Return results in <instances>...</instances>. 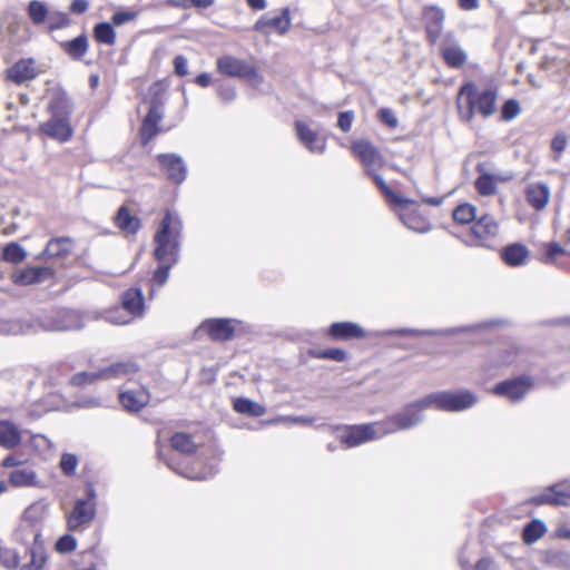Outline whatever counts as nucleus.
Returning a JSON list of instances; mask_svg holds the SVG:
<instances>
[{
	"mask_svg": "<svg viewBox=\"0 0 570 570\" xmlns=\"http://www.w3.org/2000/svg\"><path fill=\"white\" fill-rule=\"evenodd\" d=\"M183 222L178 215L170 210L165 213L154 235V256L158 262L170 261L176 264L179 259Z\"/></svg>",
	"mask_w": 570,
	"mask_h": 570,
	"instance_id": "f257e3e1",
	"label": "nucleus"
},
{
	"mask_svg": "<svg viewBox=\"0 0 570 570\" xmlns=\"http://www.w3.org/2000/svg\"><path fill=\"white\" fill-rule=\"evenodd\" d=\"M497 91L476 89L475 85L464 83L458 95V108L465 120H471L475 112L488 118L495 112Z\"/></svg>",
	"mask_w": 570,
	"mask_h": 570,
	"instance_id": "f03ea898",
	"label": "nucleus"
},
{
	"mask_svg": "<svg viewBox=\"0 0 570 570\" xmlns=\"http://www.w3.org/2000/svg\"><path fill=\"white\" fill-rule=\"evenodd\" d=\"M476 402V395L470 391L436 392L424 396L421 405L445 412H460L474 406Z\"/></svg>",
	"mask_w": 570,
	"mask_h": 570,
	"instance_id": "7ed1b4c3",
	"label": "nucleus"
},
{
	"mask_svg": "<svg viewBox=\"0 0 570 570\" xmlns=\"http://www.w3.org/2000/svg\"><path fill=\"white\" fill-rule=\"evenodd\" d=\"M163 91L164 87L159 82L153 83L149 88V110L145 116L140 128L142 145H147L159 131L158 124L164 117L163 101L160 98Z\"/></svg>",
	"mask_w": 570,
	"mask_h": 570,
	"instance_id": "20e7f679",
	"label": "nucleus"
},
{
	"mask_svg": "<svg viewBox=\"0 0 570 570\" xmlns=\"http://www.w3.org/2000/svg\"><path fill=\"white\" fill-rule=\"evenodd\" d=\"M422 399L407 404L404 409L386 420L381 421L384 434L395 433L402 430H410L423 422V411L431 406H422Z\"/></svg>",
	"mask_w": 570,
	"mask_h": 570,
	"instance_id": "39448f33",
	"label": "nucleus"
},
{
	"mask_svg": "<svg viewBox=\"0 0 570 570\" xmlns=\"http://www.w3.org/2000/svg\"><path fill=\"white\" fill-rule=\"evenodd\" d=\"M95 498V489L89 488L88 497L86 499H78L75 502L72 511L67 517V527L70 531H76L94 520L96 515Z\"/></svg>",
	"mask_w": 570,
	"mask_h": 570,
	"instance_id": "423d86ee",
	"label": "nucleus"
},
{
	"mask_svg": "<svg viewBox=\"0 0 570 570\" xmlns=\"http://www.w3.org/2000/svg\"><path fill=\"white\" fill-rule=\"evenodd\" d=\"M384 435L381 422L351 425L345 428L344 433L341 435V442L347 446H357Z\"/></svg>",
	"mask_w": 570,
	"mask_h": 570,
	"instance_id": "0eeeda50",
	"label": "nucleus"
},
{
	"mask_svg": "<svg viewBox=\"0 0 570 570\" xmlns=\"http://www.w3.org/2000/svg\"><path fill=\"white\" fill-rule=\"evenodd\" d=\"M217 70L229 77L243 78L255 82L262 81V77L254 66L233 56H223L218 58Z\"/></svg>",
	"mask_w": 570,
	"mask_h": 570,
	"instance_id": "6e6552de",
	"label": "nucleus"
},
{
	"mask_svg": "<svg viewBox=\"0 0 570 570\" xmlns=\"http://www.w3.org/2000/svg\"><path fill=\"white\" fill-rule=\"evenodd\" d=\"M438 43L440 53L449 67L460 68L465 63L468 55L453 32H446Z\"/></svg>",
	"mask_w": 570,
	"mask_h": 570,
	"instance_id": "1a4fd4ad",
	"label": "nucleus"
},
{
	"mask_svg": "<svg viewBox=\"0 0 570 570\" xmlns=\"http://www.w3.org/2000/svg\"><path fill=\"white\" fill-rule=\"evenodd\" d=\"M532 385L533 383L530 377L520 376L498 383L493 389V393L511 402H518L525 396Z\"/></svg>",
	"mask_w": 570,
	"mask_h": 570,
	"instance_id": "9d476101",
	"label": "nucleus"
},
{
	"mask_svg": "<svg viewBox=\"0 0 570 570\" xmlns=\"http://www.w3.org/2000/svg\"><path fill=\"white\" fill-rule=\"evenodd\" d=\"M445 20V13L444 11L436 7L431 6L426 7L423 10V22L424 28L428 37V41L430 45L435 46L438 45L441 33L443 30V23Z\"/></svg>",
	"mask_w": 570,
	"mask_h": 570,
	"instance_id": "9b49d317",
	"label": "nucleus"
},
{
	"mask_svg": "<svg viewBox=\"0 0 570 570\" xmlns=\"http://www.w3.org/2000/svg\"><path fill=\"white\" fill-rule=\"evenodd\" d=\"M471 230L472 235L478 239L475 245L490 247L499 234V225L494 217L484 215L473 224Z\"/></svg>",
	"mask_w": 570,
	"mask_h": 570,
	"instance_id": "f8f14e48",
	"label": "nucleus"
},
{
	"mask_svg": "<svg viewBox=\"0 0 570 570\" xmlns=\"http://www.w3.org/2000/svg\"><path fill=\"white\" fill-rule=\"evenodd\" d=\"M295 130L301 144L313 154H323L326 148V139L320 136L304 121L295 122Z\"/></svg>",
	"mask_w": 570,
	"mask_h": 570,
	"instance_id": "ddd939ff",
	"label": "nucleus"
},
{
	"mask_svg": "<svg viewBox=\"0 0 570 570\" xmlns=\"http://www.w3.org/2000/svg\"><path fill=\"white\" fill-rule=\"evenodd\" d=\"M157 160L166 171L167 177L175 184H181L187 175V168L183 158L176 154H159Z\"/></svg>",
	"mask_w": 570,
	"mask_h": 570,
	"instance_id": "4468645a",
	"label": "nucleus"
},
{
	"mask_svg": "<svg viewBox=\"0 0 570 570\" xmlns=\"http://www.w3.org/2000/svg\"><path fill=\"white\" fill-rule=\"evenodd\" d=\"M291 27L289 9L284 8L281 14H265L255 23V30L264 33L276 31L285 33Z\"/></svg>",
	"mask_w": 570,
	"mask_h": 570,
	"instance_id": "2eb2a0df",
	"label": "nucleus"
},
{
	"mask_svg": "<svg viewBox=\"0 0 570 570\" xmlns=\"http://www.w3.org/2000/svg\"><path fill=\"white\" fill-rule=\"evenodd\" d=\"M531 501L535 504L568 505L570 501V483L553 484L546 492L532 498Z\"/></svg>",
	"mask_w": 570,
	"mask_h": 570,
	"instance_id": "dca6fc26",
	"label": "nucleus"
},
{
	"mask_svg": "<svg viewBox=\"0 0 570 570\" xmlns=\"http://www.w3.org/2000/svg\"><path fill=\"white\" fill-rule=\"evenodd\" d=\"M352 151L360 158L367 173L382 164L380 151L365 139L356 140L352 144Z\"/></svg>",
	"mask_w": 570,
	"mask_h": 570,
	"instance_id": "f3484780",
	"label": "nucleus"
},
{
	"mask_svg": "<svg viewBox=\"0 0 570 570\" xmlns=\"http://www.w3.org/2000/svg\"><path fill=\"white\" fill-rule=\"evenodd\" d=\"M40 129L47 136L61 142L68 141L72 136L68 117H51L40 126Z\"/></svg>",
	"mask_w": 570,
	"mask_h": 570,
	"instance_id": "a211bd4d",
	"label": "nucleus"
},
{
	"mask_svg": "<svg viewBox=\"0 0 570 570\" xmlns=\"http://www.w3.org/2000/svg\"><path fill=\"white\" fill-rule=\"evenodd\" d=\"M138 371V365L134 361L116 362L96 371L95 376L100 381L119 380L132 375Z\"/></svg>",
	"mask_w": 570,
	"mask_h": 570,
	"instance_id": "6ab92c4d",
	"label": "nucleus"
},
{
	"mask_svg": "<svg viewBox=\"0 0 570 570\" xmlns=\"http://www.w3.org/2000/svg\"><path fill=\"white\" fill-rule=\"evenodd\" d=\"M199 330L206 331L212 340L218 342L230 340L235 332L232 320L228 318L208 320L199 326Z\"/></svg>",
	"mask_w": 570,
	"mask_h": 570,
	"instance_id": "aec40b11",
	"label": "nucleus"
},
{
	"mask_svg": "<svg viewBox=\"0 0 570 570\" xmlns=\"http://www.w3.org/2000/svg\"><path fill=\"white\" fill-rule=\"evenodd\" d=\"M39 71L36 68L33 59H21L17 61L7 71V78L14 83H22L31 80L38 76Z\"/></svg>",
	"mask_w": 570,
	"mask_h": 570,
	"instance_id": "412c9836",
	"label": "nucleus"
},
{
	"mask_svg": "<svg viewBox=\"0 0 570 570\" xmlns=\"http://www.w3.org/2000/svg\"><path fill=\"white\" fill-rule=\"evenodd\" d=\"M530 250L521 243H513L503 247L500 257L510 267H520L528 263Z\"/></svg>",
	"mask_w": 570,
	"mask_h": 570,
	"instance_id": "4be33fe9",
	"label": "nucleus"
},
{
	"mask_svg": "<svg viewBox=\"0 0 570 570\" xmlns=\"http://www.w3.org/2000/svg\"><path fill=\"white\" fill-rule=\"evenodd\" d=\"M149 399L148 391L142 387L128 390L119 395L121 405L129 412L140 411L149 402Z\"/></svg>",
	"mask_w": 570,
	"mask_h": 570,
	"instance_id": "5701e85b",
	"label": "nucleus"
},
{
	"mask_svg": "<svg viewBox=\"0 0 570 570\" xmlns=\"http://www.w3.org/2000/svg\"><path fill=\"white\" fill-rule=\"evenodd\" d=\"M53 272L50 267H28L13 275L17 285L26 286L50 278Z\"/></svg>",
	"mask_w": 570,
	"mask_h": 570,
	"instance_id": "b1692460",
	"label": "nucleus"
},
{
	"mask_svg": "<svg viewBox=\"0 0 570 570\" xmlns=\"http://www.w3.org/2000/svg\"><path fill=\"white\" fill-rule=\"evenodd\" d=\"M328 335L334 340H351L365 336L364 330L356 323L336 322L328 327Z\"/></svg>",
	"mask_w": 570,
	"mask_h": 570,
	"instance_id": "393cba45",
	"label": "nucleus"
},
{
	"mask_svg": "<svg viewBox=\"0 0 570 570\" xmlns=\"http://www.w3.org/2000/svg\"><path fill=\"white\" fill-rule=\"evenodd\" d=\"M122 307L132 316H141L145 309L142 291L138 287L126 291L122 295Z\"/></svg>",
	"mask_w": 570,
	"mask_h": 570,
	"instance_id": "a878e982",
	"label": "nucleus"
},
{
	"mask_svg": "<svg viewBox=\"0 0 570 570\" xmlns=\"http://www.w3.org/2000/svg\"><path fill=\"white\" fill-rule=\"evenodd\" d=\"M115 224L126 235H135L141 227L140 219L132 215L126 206L118 209Z\"/></svg>",
	"mask_w": 570,
	"mask_h": 570,
	"instance_id": "bb28decb",
	"label": "nucleus"
},
{
	"mask_svg": "<svg viewBox=\"0 0 570 570\" xmlns=\"http://www.w3.org/2000/svg\"><path fill=\"white\" fill-rule=\"evenodd\" d=\"M528 203L537 210L543 209L550 199V188L546 184H531L527 188Z\"/></svg>",
	"mask_w": 570,
	"mask_h": 570,
	"instance_id": "cd10ccee",
	"label": "nucleus"
},
{
	"mask_svg": "<svg viewBox=\"0 0 570 570\" xmlns=\"http://www.w3.org/2000/svg\"><path fill=\"white\" fill-rule=\"evenodd\" d=\"M20 443V430L10 421H0V446L11 450Z\"/></svg>",
	"mask_w": 570,
	"mask_h": 570,
	"instance_id": "c85d7f7f",
	"label": "nucleus"
},
{
	"mask_svg": "<svg viewBox=\"0 0 570 570\" xmlns=\"http://www.w3.org/2000/svg\"><path fill=\"white\" fill-rule=\"evenodd\" d=\"M60 47L71 59L81 60L88 51V38L85 33L69 41H62Z\"/></svg>",
	"mask_w": 570,
	"mask_h": 570,
	"instance_id": "c756f323",
	"label": "nucleus"
},
{
	"mask_svg": "<svg viewBox=\"0 0 570 570\" xmlns=\"http://www.w3.org/2000/svg\"><path fill=\"white\" fill-rule=\"evenodd\" d=\"M72 240L68 237L52 238L48 242L42 255L47 257H63L72 249Z\"/></svg>",
	"mask_w": 570,
	"mask_h": 570,
	"instance_id": "7c9ffc66",
	"label": "nucleus"
},
{
	"mask_svg": "<svg viewBox=\"0 0 570 570\" xmlns=\"http://www.w3.org/2000/svg\"><path fill=\"white\" fill-rule=\"evenodd\" d=\"M234 410L240 414L258 417L266 413V407L246 397L234 400Z\"/></svg>",
	"mask_w": 570,
	"mask_h": 570,
	"instance_id": "2f4dec72",
	"label": "nucleus"
},
{
	"mask_svg": "<svg viewBox=\"0 0 570 570\" xmlns=\"http://www.w3.org/2000/svg\"><path fill=\"white\" fill-rule=\"evenodd\" d=\"M57 317L59 321L52 325L51 330L53 331H70L80 328L81 322L76 312L70 311H59L57 313Z\"/></svg>",
	"mask_w": 570,
	"mask_h": 570,
	"instance_id": "473e14b6",
	"label": "nucleus"
},
{
	"mask_svg": "<svg viewBox=\"0 0 570 570\" xmlns=\"http://www.w3.org/2000/svg\"><path fill=\"white\" fill-rule=\"evenodd\" d=\"M375 184L377 185V187L381 189V191L385 195V197L392 202L393 204L400 206V207H405L406 205L409 204H413L414 202L412 199H409V198H403L401 196H399L397 194H395L390 187L389 185L386 184V181L383 179L382 176L377 175V174H374L372 173V170H370L368 173Z\"/></svg>",
	"mask_w": 570,
	"mask_h": 570,
	"instance_id": "72a5a7b5",
	"label": "nucleus"
},
{
	"mask_svg": "<svg viewBox=\"0 0 570 570\" xmlns=\"http://www.w3.org/2000/svg\"><path fill=\"white\" fill-rule=\"evenodd\" d=\"M51 117H68L71 111V104L65 94H57L48 106Z\"/></svg>",
	"mask_w": 570,
	"mask_h": 570,
	"instance_id": "f704fd0d",
	"label": "nucleus"
},
{
	"mask_svg": "<svg viewBox=\"0 0 570 570\" xmlns=\"http://www.w3.org/2000/svg\"><path fill=\"white\" fill-rule=\"evenodd\" d=\"M9 482L13 487H31L37 482V474L30 469L14 470L10 473Z\"/></svg>",
	"mask_w": 570,
	"mask_h": 570,
	"instance_id": "c9c22d12",
	"label": "nucleus"
},
{
	"mask_svg": "<svg viewBox=\"0 0 570 570\" xmlns=\"http://www.w3.org/2000/svg\"><path fill=\"white\" fill-rule=\"evenodd\" d=\"M95 39L104 45L112 46L116 42V33L112 26L108 22L97 23L94 28Z\"/></svg>",
	"mask_w": 570,
	"mask_h": 570,
	"instance_id": "e433bc0d",
	"label": "nucleus"
},
{
	"mask_svg": "<svg viewBox=\"0 0 570 570\" xmlns=\"http://www.w3.org/2000/svg\"><path fill=\"white\" fill-rule=\"evenodd\" d=\"M544 562L553 568L568 569L570 568V552L563 550L549 551L546 554Z\"/></svg>",
	"mask_w": 570,
	"mask_h": 570,
	"instance_id": "4c0bfd02",
	"label": "nucleus"
},
{
	"mask_svg": "<svg viewBox=\"0 0 570 570\" xmlns=\"http://www.w3.org/2000/svg\"><path fill=\"white\" fill-rule=\"evenodd\" d=\"M27 256V253L22 246L18 243H9L2 249V258L3 261L12 264H18L22 262Z\"/></svg>",
	"mask_w": 570,
	"mask_h": 570,
	"instance_id": "58836bf2",
	"label": "nucleus"
},
{
	"mask_svg": "<svg viewBox=\"0 0 570 570\" xmlns=\"http://www.w3.org/2000/svg\"><path fill=\"white\" fill-rule=\"evenodd\" d=\"M170 444L174 450L184 454H190L196 450L195 443L193 442L191 438L186 433H176L175 435H173Z\"/></svg>",
	"mask_w": 570,
	"mask_h": 570,
	"instance_id": "ea45409f",
	"label": "nucleus"
},
{
	"mask_svg": "<svg viewBox=\"0 0 570 570\" xmlns=\"http://www.w3.org/2000/svg\"><path fill=\"white\" fill-rule=\"evenodd\" d=\"M566 254V249L558 243H547L543 245L541 262L544 264L558 265V257Z\"/></svg>",
	"mask_w": 570,
	"mask_h": 570,
	"instance_id": "a19ab883",
	"label": "nucleus"
},
{
	"mask_svg": "<svg viewBox=\"0 0 570 570\" xmlns=\"http://www.w3.org/2000/svg\"><path fill=\"white\" fill-rule=\"evenodd\" d=\"M546 531V527L541 521H532L523 529V540L527 543H533L539 540Z\"/></svg>",
	"mask_w": 570,
	"mask_h": 570,
	"instance_id": "79ce46f5",
	"label": "nucleus"
},
{
	"mask_svg": "<svg viewBox=\"0 0 570 570\" xmlns=\"http://www.w3.org/2000/svg\"><path fill=\"white\" fill-rule=\"evenodd\" d=\"M475 217V207L468 203L459 205L453 212V219L460 224H469Z\"/></svg>",
	"mask_w": 570,
	"mask_h": 570,
	"instance_id": "37998d69",
	"label": "nucleus"
},
{
	"mask_svg": "<svg viewBox=\"0 0 570 570\" xmlns=\"http://www.w3.org/2000/svg\"><path fill=\"white\" fill-rule=\"evenodd\" d=\"M28 13L35 24H41L48 17V9L43 2L33 0L28 6Z\"/></svg>",
	"mask_w": 570,
	"mask_h": 570,
	"instance_id": "c03bdc74",
	"label": "nucleus"
},
{
	"mask_svg": "<svg viewBox=\"0 0 570 570\" xmlns=\"http://www.w3.org/2000/svg\"><path fill=\"white\" fill-rule=\"evenodd\" d=\"M313 357L320 360H332L335 362H344L347 360V353L342 348H326L312 352Z\"/></svg>",
	"mask_w": 570,
	"mask_h": 570,
	"instance_id": "a18cd8bd",
	"label": "nucleus"
},
{
	"mask_svg": "<svg viewBox=\"0 0 570 570\" xmlns=\"http://www.w3.org/2000/svg\"><path fill=\"white\" fill-rule=\"evenodd\" d=\"M401 219L403 220L404 225L416 233H428L431 230V225L426 220L420 219L415 216L411 215H401Z\"/></svg>",
	"mask_w": 570,
	"mask_h": 570,
	"instance_id": "49530a36",
	"label": "nucleus"
},
{
	"mask_svg": "<svg viewBox=\"0 0 570 570\" xmlns=\"http://www.w3.org/2000/svg\"><path fill=\"white\" fill-rule=\"evenodd\" d=\"M475 187L483 196L493 195L497 190L494 178L489 174L481 175L475 181Z\"/></svg>",
	"mask_w": 570,
	"mask_h": 570,
	"instance_id": "de8ad7c7",
	"label": "nucleus"
},
{
	"mask_svg": "<svg viewBox=\"0 0 570 570\" xmlns=\"http://www.w3.org/2000/svg\"><path fill=\"white\" fill-rule=\"evenodd\" d=\"M161 264L158 266V268L154 272L153 281L157 283L159 286H163L168 277L170 268L175 265L171 264L170 261L160 262Z\"/></svg>",
	"mask_w": 570,
	"mask_h": 570,
	"instance_id": "09e8293b",
	"label": "nucleus"
},
{
	"mask_svg": "<svg viewBox=\"0 0 570 570\" xmlns=\"http://www.w3.org/2000/svg\"><path fill=\"white\" fill-rule=\"evenodd\" d=\"M78 465V459L75 454L65 453L60 460V468L62 472L67 475H71L75 473L76 468Z\"/></svg>",
	"mask_w": 570,
	"mask_h": 570,
	"instance_id": "8fccbe9b",
	"label": "nucleus"
},
{
	"mask_svg": "<svg viewBox=\"0 0 570 570\" xmlns=\"http://www.w3.org/2000/svg\"><path fill=\"white\" fill-rule=\"evenodd\" d=\"M77 547L76 539L70 534H65L56 542V550L61 553L70 552Z\"/></svg>",
	"mask_w": 570,
	"mask_h": 570,
	"instance_id": "3c124183",
	"label": "nucleus"
},
{
	"mask_svg": "<svg viewBox=\"0 0 570 570\" xmlns=\"http://www.w3.org/2000/svg\"><path fill=\"white\" fill-rule=\"evenodd\" d=\"M95 374H96V371L95 372L77 373L71 377L70 383L72 385L81 386V385H86V384H91L96 381H100V379L96 377Z\"/></svg>",
	"mask_w": 570,
	"mask_h": 570,
	"instance_id": "603ef678",
	"label": "nucleus"
},
{
	"mask_svg": "<svg viewBox=\"0 0 570 570\" xmlns=\"http://www.w3.org/2000/svg\"><path fill=\"white\" fill-rule=\"evenodd\" d=\"M520 112V106L517 100H508L504 102L502 108V117L505 120H512Z\"/></svg>",
	"mask_w": 570,
	"mask_h": 570,
	"instance_id": "864d4df0",
	"label": "nucleus"
},
{
	"mask_svg": "<svg viewBox=\"0 0 570 570\" xmlns=\"http://www.w3.org/2000/svg\"><path fill=\"white\" fill-rule=\"evenodd\" d=\"M353 120H354L353 111H351V110L342 111L338 114L337 126L342 131L347 132L351 130Z\"/></svg>",
	"mask_w": 570,
	"mask_h": 570,
	"instance_id": "5fc2aeb1",
	"label": "nucleus"
},
{
	"mask_svg": "<svg viewBox=\"0 0 570 570\" xmlns=\"http://www.w3.org/2000/svg\"><path fill=\"white\" fill-rule=\"evenodd\" d=\"M168 466L174 470L176 473L187 478V479H190V480H205L207 479V476L209 474H212V472H194V470L191 469H187V470H178L177 468H175L174 465H171L170 463H168Z\"/></svg>",
	"mask_w": 570,
	"mask_h": 570,
	"instance_id": "6e6d98bb",
	"label": "nucleus"
},
{
	"mask_svg": "<svg viewBox=\"0 0 570 570\" xmlns=\"http://www.w3.org/2000/svg\"><path fill=\"white\" fill-rule=\"evenodd\" d=\"M379 117L382 122L387 125L391 128H395L399 125V120L394 112L389 108H382L379 111Z\"/></svg>",
	"mask_w": 570,
	"mask_h": 570,
	"instance_id": "4d7b16f0",
	"label": "nucleus"
},
{
	"mask_svg": "<svg viewBox=\"0 0 570 570\" xmlns=\"http://www.w3.org/2000/svg\"><path fill=\"white\" fill-rule=\"evenodd\" d=\"M269 423H291V424H312L313 419L305 416H279L269 421Z\"/></svg>",
	"mask_w": 570,
	"mask_h": 570,
	"instance_id": "13d9d810",
	"label": "nucleus"
},
{
	"mask_svg": "<svg viewBox=\"0 0 570 570\" xmlns=\"http://www.w3.org/2000/svg\"><path fill=\"white\" fill-rule=\"evenodd\" d=\"M218 96L225 102H230L236 98V90L228 85H220L218 87Z\"/></svg>",
	"mask_w": 570,
	"mask_h": 570,
	"instance_id": "bf43d9fd",
	"label": "nucleus"
},
{
	"mask_svg": "<svg viewBox=\"0 0 570 570\" xmlns=\"http://www.w3.org/2000/svg\"><path fill=\"white\" fill-rule=\"evenodd\" d=\"M69 19L66 13H56L50 16V29H59L68 26Z\"/></svg>",
	"mask_w": 570,
	"mask_h": 570,
	"instance_id": "052dcab7",
	"label": "nucleus"
},
{
	"mask_svg": "<svg viewBox=\"0 0 570 570\" xmlns=\"http://www.w3.org/2000/svg\"><path fill=\"white\" fill-rule=\"evenodd\" d=\"M175 73L184 77L188 73L187 59L184 56H177L174 60Z\"/></svg>",
	"mask_w": 570,
	"mask_h": 570,
	"instance_id": "680f3d73",
	"label": "nucleus"
},
{
	"mask_svg": "<svg viewBox=\"0 0 570 570\" xmlns=\"http://www.w3.org/2000/svg\"><path fill=\"white\" fill-rule=\"evenodd\" d=\"M567 146V137L564 134H557L551 141V148L556 153H561L564 150Z\"/></svg>",
	"mask_w": 570,
	"mask_h": 570,
	"instance_id": "e2e57ef3",
	"label": "nucleus"
},
{
	"mask_svg": "<svg viewBox=\"0 0 570 570\" xmlns=\"http://www.w3.org/2000/svg\"><path fill=\"white\" fill-rule=\"evenodd\" d=\"M106 320L109 323H112L116 325H124V324H128L130 322V318H126V317L119 315V309L108 312Z\"/></svg>",
	"mask_w": 570,
	"mask_h": 570,
	"instance_id": "0e129e2a",
	"label": "nucleus"
},
{
	"mask_svg": "<svg viewBox=\"0 0 570 570\" xmlns=\"http://www.w3.org/2000/svg\"><path fill=\"white\" fill-rule=\"evenodd\" d=\"M399 335H410V336H419V335H433L434 331L430 330H412V328H402L395 332Z\"/></svg>",
	"mask_w": 570,
	"mask_h": 570,
	"instance_id": "69168bd1",
	"label": "nucleus"
},
{
	"mask_svg": "<svg viewBox=\"0 0 570 570\" xmlns=\"http://www.w3.org/2000/svg\"><path fill=\"white\" fill-rule=\"evenodd\" d=\"M134 18V14L130 13V12H125V11H119V12H116L114 16H112V22L116 24V26H120L127 21H129L130 19Z\"/></svg>",
	"mask_w": 570,
	"mask_h": 570,
	"instance_id": "338daca9",
	"label": "nucleus"
},
{
	"mask_svg": "<svg viewBox=\"0 0 570 570\" xmlns=\"http://www.w3.org/2000/svg\"><path fill=\"white\" fill-rule=\"evenodd\" d=\"M87 0H73L70 6V10L75 13L81 14L88 9Z\"/></svg>",
	"mask_w": 570,
	"mask_h": 570,
	"instance_id": "774afa93",
	"label": "nucleus"
}]
</instances>
